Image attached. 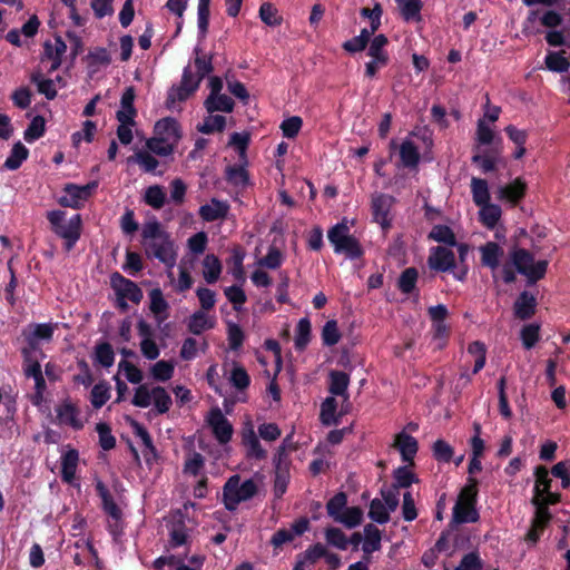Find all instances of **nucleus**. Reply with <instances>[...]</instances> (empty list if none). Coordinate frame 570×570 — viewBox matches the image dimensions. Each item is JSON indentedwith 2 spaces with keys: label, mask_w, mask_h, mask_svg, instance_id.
Masks as SVG:
<instances>
[{
  "label": "nucleus",
  "mask_w": 570,
  "mask_h": 570,
  "mask_svg": "<svg viewBox=\"0 0 570 570\" xmlns=\"http://www.w3.org/2000/svg\"><path fill=\"white\" fill-rule=\"evenodd\" d=\"M142 245L146 254L163 263L167 268H174L177 262V250L169 234L164 230L157 219L148 220L141 230Z\"/></svg>",
  "instance_id": "obj_1"
},
{
  "label": "nucleus",
  "mask_w": 570,
  "mask_h": 570,
  "mask_svg": "<svg viewBox=\"0 0 570 570\" xmlns=\"http://www.w3.org/2000/svg\"><path fill=\"white\" fill-rule=\"evenodd\" d=\"M52 232L65 240L66 250L69 252L78 242L81 232V216L73 215L68 220L62 210H51L47 214Z\"/></svg>",
  "instance_id": "obj_2"
},
{
  "label": "nucleus",
  "mask_w": 570,
  "mask_h": 570,
  "mask_svg": "<svg viewBox=\"0 0 570 570\" xmlns=\"http://www.w3.org/2000/svg\"><path fill=\"white\" fill-rule=\"evenodd\" d=\"M327 237L336 254H344L350 259L362 256V247L358 240L351 235V226L346 218L334 225L328 230Z\"/></svg>",
  "instance_id": "obj_3"
},
{
  "label": "nucleus",
  "mask_w": 570,
  "mask_h": 570,
  "mask_svg": "<svg viewBox=\"0 0 570 570\" xmlns=\"http://www.w3.org/2000/svg\"><path fill=\"white\" fill-rule=\"evenodd\" d=\"M257 493V484L248 479L242 482L239 475H232L223 488V502L228 511H235L245 501L250 500Z\"/></svg>",
  "instance_id": "obj_4"
},
{
  "label": "nucleus",
  "mask_w": 570,
  "mask_h": 570,
  "mask_svg": "<svg viewBox=\"0 0 570 570\" xmlns=\"http://www.w3.org/2000/svg\"><path fill=\"white\" fill-rule=\"evenodd\" d=\"M453 508V520L456 523L475 522L479 519V513L475 509L476 499V481L474 479L469 480Z\"/></svg>",
  "instance_id": "obj_5"
},
{
  "label": "nucleus",
  "mask_w": 570,
  "mask_h": 570,
  "mask_svg": "<svg viewBox=\"0 0 570 570\" xmlns=\"http://www.w3.org/2000/svg\"><path fill=\"white\" fill-rule=\"evenodd\" d=\"M511 261L517 271L528 278V282L533 284L541 279L548 267V261H535L531 253L527 249L518 248L511 253Z\"/></svg>",
  "instance_id": "obj_6"
},
{
  "label": "nucleus",
  "mask_w": 570,
  "mask_h": 570,
  "mask_svg": "<svg viewBox=\"0 0 570 570\" xmlns=\"http://www.w3.org/2000/svg\"><path fill=\"white\" fill-rule=\"evenodd\" d=\"M199 87V80L194 79L190 69L187 67L184 70L181 82L179 86L170 88L167 96L166 106L169 109H175L176 105L188 99Z\"/></svg>",
  "instance_id": "obj_7"
},
{
  "label": "nucleus",
  "mask_w": 570,
  "mask_h": 570,
  "mask_svg": "<svg viewBox=\"0 0 570 570\" xmlns=\"http://www.w3.org/2000/svg\"><path fill=\"white\" fill-rule=\"evenodd\" d=\"M206 422L219 444H227L232 440L234 433L233 425L218 406L213 407L208 412Z\"/></svg>",
  "instance_id": "obj_8"
},
{
  "label": "nucleus",
  "mask_w": 570,
  "mask_h": 570,
  "mask_svg": "<svg viewBox=\"0 0 570 570\" xmlns=\"http://www.w3.org/2000/svg\"><path fill=\"white\" fill-rule=\"evenodd\" d=\"M97 188V183L86 185L69 184L63 188V194L59 198V204L65 207L79 208L91 196Z\"/></svg>",
  "instance_id": "obj_9"
},
{
  "label": "nucleus",
  "mask_w": 570,
  "mask_h": 570,
  "mask_svg": "<svg viewBox=\"0 0 570 570\" xmlns=\"http://www.w3.org/2000/svg\"><path fill=\"white\" fill-rule=\"evenodd\" d=\"M394 202V197L385 194H375L372 197L373 218L383 229L391 227V209Z\"/></svg>",
  "instance_id": "obj_10"
},
{
  "label": "nucleus",
  "mask_w": 570,
  "mask_h": 570,
  "mask_svg": "<svg viewBox=\"0 0 570 570\" xmlns=\"http://www.w3.org/2000/svg\"><path fill=\"white\" fill-rule=\"evenodd\" d=\"M551 479L549 478L548 470L546 468H537L535 470V484L534 495L532 501L540 502L544 500L546 503H556L559 500V495L550 491Z\"/></svg>",
  "instance_id": "obj_11"
},
{
  "label": "nucleus",
  "mask_w": 570,
  "mask_h": 570,
  "mask_svg": "<svg viewBox=\"0 0 570 570\" xmlns=\"http://www.w3.org/2000/svg\"><path fill=\"white\" fill-rule=\"evenodd\" d=\"M242 443L246 449V456L254 460H263L267 453L262 448L250 421L246 422L242 430Z\"/></svg>",
  "instance_id": "obj_12"
},
{
  "label": "nucleus",
  "mask_w": 570,
  "mask_h": 570,
  "mask_svg": "<svg viewBox=\"0 0 570 570\" xmlns=\"http://www.w3.org/2000/svg\"><path fill=\"white\" fill-rule=\"evenodd\" d=\"M429 266L439 272H452L456 269L454 253L446 247H435L432 249L429 259Z\"/></svg>",
  "instance_id": "obj_13"
},
{
  "label": "nucleus",
  "mask_w": 570,
  "mask_h": 570,
  "mask_svg": "<svg viewBox=\"0 0 570 570\" xmlns=\"http://www.w3.org/2000/svg\"><path fill=\"white\" fill-rule=\"evenodd\" d=\"M149 309L155 322L160 326L169 317V303L159 287L153 288L149 294Z\"/></svg>",
  "instance_id": "obj_14"
},
{
  "label": "nucleus",
  "mask_w": 570,
  "mask_h": 570,
  "mask_svg": "<svg viewBox=\"0 0 570 570\" xmlns=\"http://www.w3.org/2000/svg\"><path fill=\"white\" fill-rule=\"evenodd\" d=\"M154 136L177 146L181 138V131L178 122L174 118L167 117L155 124Z\"/></svg>",
  "instance_id": "obj_15"
},
{
  "label": "nucleus",
  "mask_w": 570,
  "mask_h": 570,
  "mask_svg": "<svg viewBox=\"0 0 570 570\" xmlns=\"http://www.w3.org/2000/svg\"><path fill=\"white\" fill-rule=\"evenodd\" d=\"M525 189V181L521 178H515L510 184L498 188L497 198L501 202H508L513 206L523 198Z\"/></svg>",
  "instance_id": "obj_16"
},
{
  "label": "nucleus",
  "mask_w": 570,
  "mask_h": 570,
  "mask_svg": "<svg viewBox=\"0 0 570 570\" xmlns=\"http://www.w3.org/2000/svg\"><path fill=\"white\" fill-rule=\"evenodd\" d=\"M215 326L216 317L206 311H195L187 321V328L194 335H200Z\"/></svg>",
  "instance_id": "obj_17"
},
{
  "label": "nucleus",
  "mask_w": 570,
  "mask_h": 570,
  "mask_svg": "<svg viewBox=\"0 0 570 570\" xmlns=\"http://www.w3.org/2000/svg\"><path fill=\"white\" fill-rule=\"evenodd\" d=\"M112 283L117 293L122 298L129 299L132 303H139L142 298V291L136 283L129 281L119 274L112 278Z\"/></svg>",
  "instance_id": "obj_18"
},
{
  "label": "nucleus",
  "mask_w": 570,
  "mask_h": 570,
  "mask_svg": "<svg viewBox=\"0 0 570 570\" xmlns=\"http://www.w3.org/2000/svg\"><path fill=\"white\" fill-rule=\"evenodd\" d=\"M401 166L409 169H416L420 164V151L417 146L410 139H404L399 146Z\"/></svg>",
  "instance_id": "obj_19"
},
{
  "label": "nucleus",
  "mask_w": 570,
  "mask_h": 570,
  "mask_svg": "<svg viewBox=\"0 0 570 570\" xmlns=\"http://www.w3.org/2000/svg\"><path fill=\"white\" fill-rule=\"evenodd\" d=\"M56 413L60 424L71 426L75 430H80L83 426L78 409L68 401L57 406Z\"/></svg>",
  "instance_id": "obj_20"
},
{
  "label": "nucleus",
  "mask_w": 570,
  "mask_h": 570,
  "mask_svg": "<svg viewBox=\"0 0 570 570\" xmlns=\"http://www.w3.org/2000/svg\"><path fill=\"white\" fill-rule=\"evenodd\" d=\"M229 212V205L227 202L212 198L208 204L200 206L199 216L205 222H214L217 219L225 218Z\"/></svg>",
  "instance_id": "obj_21"
},
{
  "label": "nucleus",
  "mask_w": 570,
  "mask_h": 570,
  "mask_svg": "<svg viewBox=\"0 0 570 570\" xmlns=\"http://www.w3.org/2000/svg\"><path fill=\"white\" fill-rule=\"evenodd\" d=\"M400 452L402 460L406 463L413 461L417 452V441L406 432H400L393 444Z\"/></svg>",
  "instance_id": "obj_22"
},
{
  "label": "nucleus",
  "mask_w": 570,
  "mask_h": 570,
  "mask_svg": "<svg viewBox=\"0 0 570 570\" xmlns=\"http://www.w3.org/2000/svg\"><path fill=\"white\" fill-rule=\"evenodd\" d=\"M537 307V298L531 293L522 292L514 302L513 312L520 320H528L534 315Z\"/></svg>",
  "instance_id": "obj_23"
},
{
  "label": "nucleus",
  "mask_w": 570,
  "mask_h": 570,
  "mask_svg": "<svg viewBox=\"0 0 570 570\" xmlns=\"http://www.w3.org/2000/svg\"><path fill=\"white\" fill-rule=\"evenodd\" d=\"M135 90L132 87L127 88L120 99V109L117 111V120L119 122H134L136 109L134 107Z\"/></svg>",
  "instance_id": "obj_24"
},
{
  "label": "nucleus",
  "mask_w": 570,
  "mask_h": 570,
  "mask_svg": "<svg viewBox=\"0 0 570 570\" xmlns=\"http://www.w3.org/2000/svg\"><path fill=\"white\" fill-rule=\"evenodd\" d=\"M204 107L208 114H214L216 111L232 112L234 110L235 102L225 94L208 95L204 101Z\"/></svg>",
  "instance_id": "obj_25"
},
{
  "label": "nucleus",
  "mask_w": 570,
  "mask_h": 570,
  "mask_svg": "<svg viewBox=\"0 0 570 570\" xmlns=\"http://www.w3.org/2000/svg\"><path fill=\"white\" fill-rule=\"evenodd\" d=\"M482 265L491 268L493 272L499 267L503 256V249L494 242H489L480 247Z\"/></svg>",
  "instance_id": "obj_26"
},
{
  "label": "nucleus",
  "mask_w": 570,
  "mask_h": 570,
  "mask_svg": "<svg viewBox=\"0 0 570 570\" xmlns=\"http://www.w3.org/2000/svg\"><path fill=\"white\" fill-rule=\"evenodd\" d=\"M350 384V376L341 371H332L330 373V387L328 391L332 396H342L344 401H348L347 387Z\"/></svg>",
  "instance_id": "obj_27"
},
{
  "label": "nucleus",
  "mask_w": 570,
  "mask_h": 570,
  "mask_svg": "<svg viewBox=\"0 0 570 570\" xmlns=\"http://www.w3.org/2000/svg\"><path fill=\"white\" fill-rule=\"evenodd\" d=\"M53 334V326L51 324H35L30 326L26 338L30 346L35 347L41 341H50Z\"/></svg>",
  "instance_id": "obj_28"
},
{
  "label": "nucleus",
  "mask_w": 570,
  "mask_h": 570,
  "mask_svg": "<svg viewBox=\"0 0 570 570\" xmlns=\"http://www.w3.org/2000/svg\"><path fill=\"white\" fill-rule=\"evenodd\" d=\"M179 276L176 279L174 277L173 268H167L166 275L169 279V285L178 293H183L187 289H189L193 285V278L190 276V273L187 271V268L184 265H179Z\"/></svg>",
  "instance_id": "obj_29"
},
{
  "label": "nucleus",
  "mask_w": 570,
  "mask_h": 570,
  "mask_svg": "<svg viewBox=\"0 0 570 570\" xmlns=\"http://www.w3.org/2000/svg\"><path fill=\"white\" fill-rule=\"evenodd\" d=\"M479 207L481 223L490 229L494 228L502 215L500 206L489 202L480 205Z\"/></svg>",
  "instance_id": "obj_30"
},
{
  "label": "nucleus",
  "mask_w": 570,
  "mask_h": 570,
  "mask_svg": "<svg viewBox=\"0 0 570 570\" xmlns=\"http://www.w3.org/2000/svg\"><path fill=\"white\" fill-rule=\"evenodd\" d=\"M79 455L76 450L67 451L61 458V476L67 483H71L76 475Z\"/></svg>",
  "instance_id": "obj_31"
},
{
  "label": "nucleus",
  "mask_w": 570,
  "mask_h": 570,
  "mask_svg": "<svg viewBox=\"0 0 570 570\" xmlns=\"http://www.w3.org/2000/svg\"><path fill=\"white\" fill-rule=\"evenodd\" d=\"M111 396V386L106 381L95 384L90 392V403L94 409L102 407Z\"/></svg>",
  "instance_id": "obj_32"
},
{
  "label": "nucleus",
  "mask_w": 570,
  "mask_h": 570,
  "mask_svg": "<svg viewBox=\"0 0 570 570\" xmlns=\"http://www.w3.org/2000/svg\"><path fill=\"white\" fill-rule=\"evenodd\" d=\"M381 531L373 524H366L364 527V541L362 550L366 554H371L381 549Z\"/></svg>",
  "instance_id": "obj_33"
},
{
  "label": "nucleus",
  "mask_w": 570,
  "mask_h": 570,
  "mask_svg": "<svg viewBox=\"0 0 570 570\" xmlns=\"http://www.w3.org/2000/svg\"><path fill=\"white\" fill-rule=\"evenodd\" d=\"M222 274V264L217 256L208 254L203 261V276L208 284L215 283Z\"/></svg>",
  "instance_id": "obj_34"
},
{
  "label": "nucleus",
  "mask_w": 570,
  "mask_h": 570,
  "mask_svg": "<svg viewBox=\"0 0 570 570\" xmlns=\"http://www.w3.org/2000/svg\"><path fill=\"white\" fill-rule=\"evenodd\" d=\"M96 490H97L98 495L101 499L102 508H104L105 512L108 513L114 519L120 518L121 512H120L119 508L117 507L116 502L114 501L107 487L101 481H97Z\"/></svg>",
  "instance_id": "obj_35"
},
{
  "label": "nucleus",
  "mask_w": 570,
  "mask_h": 570,
  "mask_svg": "<svg viewBox=\"0 0 570 570\" xmlns=\"http://www.w3.org/2000/svg\"><path fill=\"white\" fill-rule=\"evenodd\" d=\"M128 161H134L138 164L145 173L158 175L163 174L161 171L156 173V169L159 166V161L151 155L149 150L136 151L132 157L128 158Z\"/></svg>",
  "instance_id": "obj_36"
},
{
  "label": "nucleus",
  "mask_w": 570,
  "mask_h": 570,
  "mask_svg": "<svg viewBox=\"0 0 570 570\" xmlns=\"http://www.w3.org/2000/svg\"><path fill=\"white\" fill-rule=\"evenodd\" d=\"M401 11L402 17L406 21H420L421 20V0H395Z\"/></svg>",
  "instance_id": "obj_37"
},
{
  "label": "nucleus",
  "mask_w": 570,
  "mask_h": 570,
  "mask_svg": "<svg viewBox=\"0 0 570 570\" xmlns=\"http://www.w3.org/2000/svg\"><path fill=\"white\" fill-rule=\"evenodd\" d=\"M387 38L384 35L375 36L368 45L367 55L371 58L379 59L381 62H389V55L385 50Z\"/></svg>",
  "instance_id": "obj_38"
},
{
  "label": "nucleus",
  "mask_w": 570,
  "mask_h": 570,
  "mask_svg": "<svg viewBox=\"0 0 570 570\" xmlns=\"http://www.w3.org/2000/svg\"><path fill=\"white\" fill-rule=\"evenodd\" d=\"M226 127V117L209 114L202 124L197 125V130L202 134L209 135L215 131H223Z\"/></svg>",
  "instance_id": "obj_39"
},
{
  "label": "nucleus",
  "mask_w": 570,
  "mask_h": 570,
  "mask_svg": "<svg viewBox=\"0 0 570 570\" xmlns=\"http://www.w3.org/2000/svg\"><path fill=\"white\" fill-rule=\"evenodd\" d=\"M540 331L539 323H529L521 328L520 338L525 350H531L540 341Z\"/></svg>",
  "instance_id": "obj_40"
},
{
  "label": "nucleus",
  "mask_w": 570,
  "mask_h": 570,
  "mask_svg": "<svg viewBox=\"0 0 570 570\" xmlns=\"http://www.w3.org/2000/svg\"><path fill=\"white\" fill-rule=\"evenodd\" d=\"M28 149L19 141L11 149L9 157L4 161V167L9 170L18 169L28 157Z\"/></svg>",
  "instance_id": "obj_41"
},
{
  "label": "nucleus",
  "mask_w": 570,
  "mask_h": 570,
  "mask_svg": "<svg viewBox=\"0 0 570 570\" xmlns=\"http://www.w3.org/2000/svg\"><path fill=\"white\" fill-rule=\"evenodd\" d=\"M472 198L476 206L490 202L488 183L484 179L473 177L471 179Z\"/></svg>",
  "instance_id": "obj_42"
},
{
  "label": "nucleus",
  "mask_w": 570,
  "mask_h": 570,
  "mask_svg": "<svg viewBox=\"0 0 570 570\" xmlns=\"http://www.w3.org/2000/svg\"><path fill=\"white\" fill-rule=\"evenodd\" d=\"M188 531L185 524L177 523L173 524V527L169 530V540H168V547L170 549H176L179 547H184L188 544Z\"/></svg>",
  "instance_id": "obj_43"
},
{
  "label": "nucleus",
  "mask_w": 570,
  "mask_h": 570,
  "mask_svg": "<svg viewBox=\"0 0 570 570\" xmlns=\"http://www.w3.org/2000/svg\"><path fill=\"white\" fill-rule=\"evenodd\" d=\"M174 371V363L161 360L150 367V375L156 381L166 382L173 377Z\"/></svg>",
  "instance_id": "obj_44"
},
{
  "label": "nucleus",
  "mask_w": 570,
  "mask_h": 570,
  "mask_svg": "<svg viewBox=\"0 0 570 570\" xmlns=\"http://www.w3.org/2000/svg\"><path fill=\"white\" fill-rule=\"evenodd\" d=\"M363 512L357 507L346 508L340 515L336 517V522L344 524L352 529L362 522Z\"/></svg>",
  "instance_id": "obj_45"
},
{
  "label": "nucleus",
  "mask_w": 570,
  "mask_h": 570,
  "mask_svg": "<svg viewBox=\"0 0 570 570\" xmlns=\"http://www.w3.org/2000/svg\"><path fill=\"white\" fill-rule=\"evenodd\" d=\"M146 147L150 153L166 157L174 153L176 145L153 136L146 141Z\"/></svg>",
  "instance_id": "obj_46"
},
{
  "label": "nucleus",
  "mask_w": 570,
  "mask_h": 570,
  "mask_svg": "<svg viewBox=\"0 0 570 570\" xmlns=\"http://www.w3.org/2000/svg\"><path fill=\"white\" fill-rule=\"evenodd\" d=\"M311 338V322L308 318H301L296 326L295 333V347L297 350H304Z\"/></svg>",
  "instance_id": "obj_47"
},
{
  "label": "nucleus",
  "mask_w": 570,
  "mask_h": 570,
  "mask_svg": "<svg viewBox=\"0 0 570 570\" xmlns=\"http://www.w3.org/2000/svg\"><path fill=\"white\" fill-rule=\"evenodd\" d=\"M337 401L334 396H328L324 400L321 406V420L325 425L336 423Z\"/></svg>",
  "instance_id": "obj_48"
},
{
  "label": "nucleus",
  "mask_w": 570,
  "mask_h": 570,
  "mask_svg": "<svg viewBox=\"0 0 570 570\" xmlns=\"http://www.w3.org/2000/svg\"><path fill=\"white\" fill-rule=\"evenodd\" d=\"M31 80L36 83L38 91L45 95L47 99H53L57 96L53 80L43 78L40 72L33 73Z\"/></svg>",
  "instance_id": "obj_49"
},
{
  "label": "nucleus",
  "mask_w": 570,
  "mask_h": 570,
  "mask_svg": "<svg viewBox=\"0 0 570 570\" xmlns=\"http://www.w3.org/2000/svg\"><path fill=\"white\" fill-rule=\"evenodd\" d=\"M368 517L373 521L384 524L390 520V510L382 500L374 499L370 504Z\"/></svg>",
  "instance_id": "obj_50"
},
{
  "label": "nucleus",
  "mask_w": 570,
  "mask_h": 570,
  "mask_svg": "<svg viewBox=\"0 0 570 570\" xmlns=\"http://www.w3.org/2000/svg\"><path fill=\"white\" fill-rule=\"evenodd\" d=\"M429 237L438 243H444L451 246L456 245L452 229L445 225H435L430 232Z\"/></svg>",
  "instance_id": "obj_51"
},
{
  "label": "nucleus",
  "mask_w": 570,
  "mask_h": 570,
  "mask_svg": "<svg viewBox=\"0 0 570 570\" xmlns=\"http://www.w3.org/2000/svg\"><path fill=\"white\" fill-rule=\"evenodd\" d=\"M546 66L553 72H566L570 63L561 52H549L546 56Z\"/></svg>",
  "instance_id": "obj_52"
},
{
  "label": "nucleus",
  "mask_w": 570,
  "mask_h": 570,
  "mask_svg": "<svg viewBox=\"0 0 570 570\" xmlns=\"http://www.w3.org/2000/svg\"><path fill=\"white\" fill-rule=\"evenodd\" d=\"M95 361L104 367L112 366L115 362V354L110 344L101 343L96 346Z\"/></svg>",
  "instance_id": "obj_53"
},
{
  "label": "nucleus",
  "mask_w": 570,
  "mask_h": 570,
  "mask_svg": "<svg viewBox=\"0 0 570 570\" xmlns=\"http://www.w3.org/2000/svg\"><path fill=\"white\" fill-rule=\"evenodd\" d=\"M340 338L341 334L337 322L335 320L327 321L322 331L323 343L327 346H333L338 343Z\"/></svg>",
  "instance_id": "obj_54"
},
{
  "label": "nucleus",
  "mask_w": 570,
  "mask_h": 570,
  "mask_svg": "<svg viewBox=\"0 0 570 570\" xmlns=\"http://www.w3.org/2000/svg\"><path fill=\"white\" fill-rule=\"evenodd\" d=\"M210 0H198L197 27L199 33L204 37L208 29Z\"/></svg>",
  "instance_id": "obj_55"
},
{
  "label": "nucleus",
  "mask_w": 570,
  "mask_h": 570,
  "mask_svg": "<svg viewBox=\"0 0 570 570\" xmlns=\"http://www.w3.org/2000/svg\"><path fill=\"white\" fill-rule=\"evenodd\" d=\"M154 387L148 389L147 385L141 384L135 390L132 404L138 407H148L153 403Z\"/></svg>",
  "instance_id": "obj_56"
},
{
  "label": "nucleus",
  "mask_w": 570,
  "mask_h": 570,
  "mask_svg": "<svg viewBox=\"0 0 570 570\" xmlns=\"http://www.w3.org/2000/svg\"><path fill=\"white\" fill-rule=\"evenodd\" d=\"M159 413H166L171 405V399L161 386L154 387L153 403Z\"/></svg>",
  "instance_id": "obj_57"
},
{
  "label": "nucleus",
  "mask_w": 570,
  "mask_h": 570,
  "mask_svg": "<svg viewBox=\"0 0 570 570\" xmlns=\"http://www.w3.org/2000/svg\"><path fill=\"white\" fill-rule=\"evenodd\" d=\"M165 193L163 191L160 186H150L146 189L145 193V202L151 207L159 209L165 204Z\"/></svg>",
  "instance_id": "obj_58"
},
{
  "label": "nucleus",
  "mask_w": 570,
  "mask_h": 570,
  "mask_svg": "<svg viewBox=\"0 0 570 570\" xmlns=\"http://www.w3.org/2000/svg\"><path fill=\"white\" fill-rule=\"evenodd\" d=\"M118 370L121 372L128 382L139 384L142 381V372L128 361H120Z\"/></svg>",
  "instance_id": "obj_59"
},
{
  "label": "nucleus",
  "mask_w": 570,
  "mask_h": 570,
  "mask_svg": "<svg viewBox=\"0 0 570 570\" xmlns=\"http://www.w3.org/2000/svg\"><path fill=\"white\" fill-rule=\"evenodd\" d=\"M45 132V120L42 117L37 116L35 117L29 127L24 131V139L28 142L35 141L36 139L40 138Z\"/></svg>",
  "instance_id": "obj_60"
},
{
  "label": "nucleus",
  "mask_w": 570,
  "mask_h": 570,
  "mask_svg": "<svg viewBox=\"0 0 570 570\" xmlns=\"http://www.w3.org/2000/svg\"><path fill=\"white\" fill-rule=\"evenodd\" d=\"M416 281H417L416 269L415 268H406L400 276L399 287L403 293L409 294L414 289Z\"/></svg>",
  "instance_id": "obj_61"
},
{
  "label": "nucleus",
  "mask_w": 570,
  "mask_h": 570,
  "mask_svg": "<svg viewBox=\"0 0 570 570\" xmlns=\"http://www.w3.org/2000/svg\"><path fill=\"white\" fill-rule=\"evenodd\" d=\"M96 431L99 435V444L104 450L108 451L115 448L116 439L112 436L110 428L106 423H98Z\"/></svg>",
  "instance_id": "obj_62"
},
{
  "label": "nucleus",
  "mask_w": 570,
  "mask_h": 570,
  "mask_svg": "<svg viewBox=\"0 0 570 570\" xmlns=\"http://www.w3.org/2000/svg\"><path fill=\"white\" fill-rule=\"evenodd\" d=\"M259 17L263 22L272 27L281 23V17L277 14L276 8L268 2L261 6Z\"/></svg>",
  "instance_id": "obj_63"
},
{
  "label": "nucleus",
  "mask_w": 570,
  "mask_h": 570,
  "mask_svg": "<svg viewBox=\"0 0 570 570\" xmlns=\"http://www.w3.org/2000/svg\"><path fill=\"white\" fill-rule=\"evenodd\" d=\"M483 562L476 552L466 553L455 570H481Z\"/></svg>",
  "instance_id": "obj_64"
}]
</instances>
